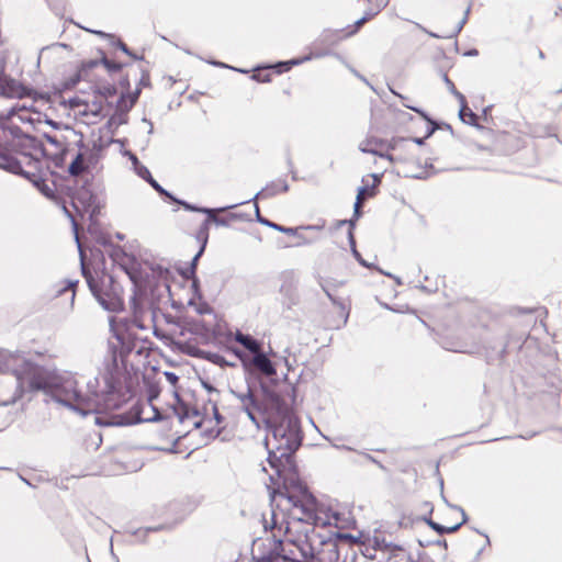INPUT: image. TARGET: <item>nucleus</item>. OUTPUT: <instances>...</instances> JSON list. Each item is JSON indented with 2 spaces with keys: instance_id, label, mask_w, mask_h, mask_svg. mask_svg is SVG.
Segmentation results:
<instances>
[{
  "instance_id": "1",
  "label": "nucleus",
  "mask_w": 562,
  "mask_h": 562,
  "mask_svg": "<svg viewBox=\"0 0 562 562\" xmlns=\"http://www.w3.org/2000/svg\"><path fill=\"white\" fill-rule=\"evenodd\" d=\"M268 450L266 472L273 488L272 502L289 510L286 535L283 540L276 537L257 539L252 543V555L259 562H314V550L302 522L315 526H338L339 514L327 504L319 503L290 469L291 453L300 446L295 423L283 418L271 427L266 436Z\"/></svg>"
},
{
  "instance_id": "2",
  "label": "nucleus",
  "mask_w": 562,
  "mask_h": 562,
  "mask_svg": "<svg viewBox=\"0 0 562 562\" xmlns=\"http://www.w3.org/2000/svg\"><path fill=\"white\" fill-rule=\"evenodd\" d=\"M27 378L29 385L49 394L57 403L81 415L102 413L119 406L117 375L109 370L99 378L83 379L72 372L49 373L37 366Z\"/></svg>"
},
{
  "instance_id": "3",
  "label": "nucleus",
  "mask_w": 562,
  "mask_h": 562,
  "mask_svg": "<svg viewBox=\"0 0 562 562\" xmlns=\"http://www.w3.org/2000/svg\"><path fill=\"white\" fill-rule=\"evenodd\" d=\"M40 149L35 148L34 154L24 151L9 154L0 151V168L12 173H19L27 178L46 196L52 194L50 188L44 183L41 169L42 161L38 158Z\"/></svg>"
},
{
  "instance_id": "4",
  "label": "nucleus",
  "mask_w": 562,
  "mask_h": 562,
  "mask_svg": "<svg viewBox=\"0 0 562 562\" xmlns=\"http://www.w3.org/2000/svg\"><path fill=\"white\" fill-rule=\"evenodd\" d=\"M40 149L35 148L34 154L24 151L9 154L0 151V168L12 173H19L27 178L46 196L52 194L50 188L44 183L41 169L42 161L38 158Z\"/></svg>"
},
{
  "instance_id": "5",
  "label": "nucleus",
  "mask_w": 562,
  "mask_h": 562,
  "mask_svg": "<svg viewBox=\"0 0 562 562\" xmlns=\"http://www.w3.org/2000/svg\"><path fill=\"white\" fill-rule=\"evenodd\" d=\"M115 94L112 86L103 87L101 90H93L90 93L80 94L69 100V106L74 115L87 124L95 123L100 117L104 103Z\"/></svg>"
},
{
  "instance_id": "6",
  "label": "nucleus",
  "mask_w": 562,
  "mask_h": 562,
  "mask_svg": "<svg viewBox=\"0 0 562 562\" xmlns=\"http://www.w3.org/2000/svg\"><path fill=\"white\" fill-rule=\"evenodd\" d=\"M87 281L93 295L100 305L109 312H120L123 310V299L121 286L115 283L110 276L101 278V284L87 276Z\"/></svg>"
},
{
  "instance_id": "7",
  "label": "nucleus",
  "mask_w": 562,
  "mask_h": 562,
  "mask_svg": "<svg viewBox=\"0 0 562 562\" xmlns=\"http://www.w3.org/2000/svg\"><path fill=\"white\" fill-rule=\"evenodd\" d=\"M407 147L408 140L406 139L394 138L390 142H384L383 139L373 136L366 137L358 145V148L361 153L372 154L381 158H385L390 162L406 160V157L402 156L401 154H390L389 151L396 153L407 149Z\"/></svg>"
},
{
  "instance_id": "8",
  "label": "nucleus",
  "mask_w": 562,
  "mask_h": 562,
  "mask_svg": "<svg viewBox=\"0 0 562 562\" xmlns=\"http://www.w3.org/2000/svg\"><path fill=\"white\" fill-rule=\"evenodd\" d=\"M133 307V321L131 323L126 322H116L114 319L110 321L111 328L125 350H131L134 347V340L136 339V329H144L145 326L142 324L140 314L142 311L138 306L137 300L133 299L132 301Z\"/></svg>"
},
{
  "instance_id": "9",
  "label": "nucleus",
  "mask_w": 562,
  "mask_h": 562,
  "mask_svg": "<svg viewBox=\"0 0 562 562\" xmlns=\"http://www.w3.org/2000/svg\"><path fill=\"white\" fill-rule=\"evenodd\" d=\"M37 364L29 361L22 353L0 349V372H11L12 376H18L22 383L29 385L27 378L32 369Z\"/></svg>"
},
{
  "instance_id": "10",
  "label": "nucleus",
  "mask_w": 562,
  "mask_h": 562,
  "mask_svg": "<svg viewBox=\"0 0 562 562\" xmlns=\"http://www.w3.org/2000/svg\"><path fill=\"white\" fill-rule=\"evenodd\" d=\"M25 383H22L18 376H7L0 379V406L14 404L20 400L25 391H35Z\"/></svg>"
},
{
  "instance_id": "11",
  "label": "nucleus",
  "mask_w": 562,
  "mask_h": 562,
  "mask_svg": "<svg viewBox=\"0 0 562 562\" xmlns=\"http://www.w3.org/2000/svg\"><path fill=\"white\" fill-rule=\"evenodd\" d=\"M380 176L372 173L362 179V186L358 189L357 200L355 203V212L358 214L359 209L364 200L375 194V189L380 183Z\"/></svg>"
},
{
  "instance_id": "12",
  "label": "nucleus",
  "mask_w": 562,
  "mask_h": 562,
  "mask_svg": "<svg viewBox=\"0 0 562 562\" xmlns=\"http://www.w3.org/2000/svg\"><path fill=\"white\" fill-rule=\"evenodd\" d=\"M252 363L262 374L267 376H272L277 373V370L271 360L261 351L254 356Z\"/></svg>"
},
{
  "instance_id": "13",
  "label": "nucleus",
  "mask_w": 562,
  "mask_h": 562,
  "mask_svg": "<svg viewBox=\"0 0 562 562\" xmlns=\"http://www.w3.org/2000/svg\"><path fill=\"white\" fill-rule=\"evenodd\" d=\"M236 341L241 344L245 348H247L254 356L257 352H260V344L248 335H244L241 333H237L235 336Z\"/></svg>"
},
{
  "instance_id": "14",
  "label": "nucleus",
  "mask_w": 562,
  "mask_h": 562,
  "mask_svg": "<svg viewBox=\"0 0 562 562\" xmlns=\"http://www.w3.org/2000/svg\"><path fill=\"white\" fill-rule=\"evenodd\" d=\"M88 168V162L82 153H79L69 165V173L72 176H79Z\"/></svg>"
},
{
  "instance_id": "15",
  "label": "nucleus",
  "mask_w": 562,
  "mask_h": 562,
  "mask_svg": "<svg viewBox=\"0 0 562 562\" xmlns=\"http://www.w3.org/2000/svg\"><path fill=\"white\" fill-rule=\"evenodd\" d=\"M125 155L131 159L134 167V171L137 173V176H139L140 178L148 182V180L153 178L149 170L145 166L139 164L137 157L134 154L126 151Z\"/></svg>"
},
{
  "instance_id": "16",
  "label": "nucleus",
  "mask_w": 562,
  "mask_h": 562,
  "mask_svg": "<svg viewBox=\"0 0 562 562\" xmlns=\"http://www.w3.org/2000/svg\"><path fill=\"white\" fill-rule=\"evenodd\" d=\"M184 207L188 209V210H191V211H198V212H202V213H205L207 214L209 216V221H213L215 222L216 224H224L223 221H220L216 216H215V213L217 212H223L225 210H228V209H233L235 207L236 205H231V206H226V207H221V209H196V207H193L189 204H186L183 203Z\"/></svg>"
},
{
  "instance_id": "17",
  "label": "nucleus",
  "mask_w": 562,
  "mask_h": 562,
  "mask_svg": "<svg viewBox=\"0 0 562 562\" xmlns=\"http://www.w3.org/2000/svg\"><path fill=\"white\" fill-rule=\"evenodd\" d=\"M460 119L467 124L476 126L477 116L467 106L465 100L463 101V103H460Z\"/></svg>"
},
{
  "instance_id": "18",
  "label": "nucleus",
  "mask_w": 562,
  "mask_h": 562,
  "mask_svg": "<svg viewBox=\"0 0 562 562\" xmlns=\"http://www.w3.org/2000/svg\"><path fill=\"white\" fill-rule=\"evenodd\" d=\"M97 65V61L90 60L81 64L80 69L76 72V75L71 78L70 82L65 83V88H70L75 86L80 80V74L82 70L93 68Z\"/></svg>"
},
{
  "instance_id": "19",
  "label": "nucleus",
  "mask_w": 562,
  "mask_h": 562,
  "mask_svg": "<svg viewBox=\"0 0 562 562\" xmlns=\"http://www.w3.org/2000/svg\"><path fill=\"white\" fill-rule=\"evenodd\" d=\"M256 214H257V217H258V221L269 227H272L273 229H277L279 232H282L284 234H293L294 233V229L293 228H290V227H283V226H280L278 224H274V223H271L267 220H262L260 218V215H259V207L258 205H256Z\"/></svg>"
},
{
  "instance_id": "20",
  "label": "nucleus",
  "mask_w": 562,
  "mask_h": 562,
  "mask_svg": "<svg viewBox=\"0 0 562 562\" xmlns=\"http://www.w3.org/2000/svg\"><path fill=\"white\" fill-rule=\"evenodd\" d=\"M321 55H308L304 58H301V59H292L290 61H285V63H281L278 65V67H285V69H290L291 66H294V65H300L302 64L303 61H306V60H310L314 57H319Z\"/></svg>"
},
{
  "instance_id": "21",
  "label": "nucleus",
  "mask_w": 562,
  "mask_h": 562,
  "mask_svg": "<svg viewBox=\"0 0 562 562\" xmlns=\"http://www.w3.org/2000/svg\"><path fill=\"white\" fill-rule=\"evenodd\" d=\"M445 82H446L449 91L456 95L459 103H463V101L465 99L464 95L456 90L453 82L447 76H445Z\"/></svg>"
},
{
  "instance_id": "22",
  "label": "nucleus",
  "mask_w": 562,
  "mask_h": 562,
  "mask_svg": "<svg viewBox=\"0 0 562 562\" xmlns=\"http://www.w3.org/2000/svg\"><path fill=\"white\" fill-rule=\"evenodd\" d=\"M134 102H135V97H128L126 99L124 95H122L117 102V109L119 110H127L133 105Z\"/></svg>"
},
{
  "instance_id": "23",
  "label": "nucleus",
  "mask_w": 562,
  "mask_h": 562,
  "mask_svg": "<svg viewBox=\"0 0 562 562\" xmlns=\"http://www.w3.org/2000/svg\"><path fill=\"white\" fill-rule=\"evenodd\" d=\"M430 526L435 530H437L438 532L443 533V532H453V531H456L459 528L460 525H456V526H452V527H443V526H441L439 524L430 521Z\"/></svg>"
},
{
  "instance_id": "24",
  "label": "nucleus",
  "mask_w": 562,
  "mask_h": 562,
  "mask_svg": "<svg viewBox=\"0 0 562 562\" xmlns=\"http://www.w3.org/2000/svg\"><path fill=\"white\" fill-rule=\"evenodd\" d=\"M148 183H149V184H150V186H151V187H153L157 192H159V193H161V194H165V195L170 196V195H169V193H168L164 188H161V187L159 186V183H158L154 178H150V179L148 180Z\"/></svg>"
},
{
  "instance_id": "25",
  "label": "nucleus",
  "mask_w": 562,
  "mask_h": 562,
  "mask_svg": "<svg viewBox=\"0 0 562 562\" xmlns=\"http://www.w3.org/2000/svg\"><path fill=\"white\" fill-rule=\"evenodd\" d=\"M366 21H367V18H366V16H364V18H362V19H360L359 21H357V23H356V27H355V30H353V31H351V32H350V34L355 33V32H356V31H357V30H358V29H359V27H360V26H361Z\"/></svg>"
},
{
  "instance_id": "26",
  "label": "nucleus",
  "mask_w": 562,
  "mask_h": 562,
  "mask_svg": "<svg viewBox=\"0 0 562 562\" xmlns=\"http://www.w3.org/2000/svg\"><path fill=\"white\" fill-rule=\"evenodd\" d=\"M166 378L170 383H176L177 376L173 373L167 372Z\"/></svg>"
},
{
  "instance_id": "27",
  "label": "nucleus",
  "mask_w": 562,
  "mask_h": 562,
  "mask_svg": "<svg viewBox=\"0 0 562 562\" xmlns=\"http://www.w3.org/2000/svg\"><path fill=\"white\" fill-rule=\"evenodd\" d=\"M241 401L246 404V402H252V395L248 392L241 397Z\"/></svg>"
},
{
  "instance_id": "28",
  "label": "nucleus",
  "mask_w": 562,
  "mask_h": 562,
  "mask_svg": "<svg viewBox=\"0 0 562 562\" xmlns=\"http://www.w3.org/2000/svg\"><path fill=\"white\" fill-rule=\"evenodd\" d=\"M252 79H254V80H257V81H262V82H265V81H268V80H269L267 77H263V78H262V76H259V75H252Z\"/></svg>"
},
{
  "instance_id": "29",
  "label": "nucleus",
  "mask_w": 562,
  "mask_h": 562,
  "mask_svg": "<svg viewBox=\"0 0 562 562\" xmlns=\"http://www.w3.org/2000/svg\"><path fill=\"white\" fill-rule=\"evenodd\" d=\"M213 415H214L215 424L217 425L220 423V415L215 407H213Z\"/></svg>"
},
{
  "instance_id": "30",
  "label": "nucleus",
  "mask_w": 562,
  "mask_h": 562,
  "mask_svg": "<svg viewBox=\"0 0 562 562\" xmlns=\"http://www.w3.org/2000/svg\"><path fill=\"white\" fill-rule=\"evenodd\" d=\"M353 254L361 265L367 266V263L359 257V254L356 249H353Z\"/></svg>"
},
{
  "instance_id": "31",
  "label": "nucleus",
  "mask_w": 562,
  "mask_h": 562,
  "mask_svg": "<svg viewBox=\"0 0 562 562\" xmlns=\"http://www.w3.org/2000/svg\"><path fill=\"white\" fill-rule=\"evenodd\" d=\"M271 194H273V192H271ZM258 195H270V191L268 189H266L262 192L258 193L256 196H258Z\"/></svg>"
},
{
  "instance_id": "32",
  "label": "nucleus",
  "mask_w": 562,
  "mask_h": 562,
  "mask_svg": "<svg viewBox=\"0 0 562 562\" xmlns=\"http://www.w3.org/2000/svg\"><path fill=\"white\" fill-rule=\"evenodd\" d=\"M413 142L416 143L417 145H422L423 144V139L422 138H414Z\"/></svg>"
},
{
  "instance_id": "33",
  "label": "nucleus",
  "mask_w": 562,
  "mask_h": 562,
  "mask_svg": "<svg viewBox=\"0 0 562 562\" xmlns=\"http://www.w3.org/2000/svg\"><path fill=\"white\" fill-rule=\"evenodd\" d=\"M467 55L475 56V55H477V52L476 50H472V52H469Z\"/></svg>"
},
{
  "instance_id": "34",
  "label": "nucleus",
  "mask_w": 562,
  "mask_h": 562,
  "mask_svg": "<svg viewBox=\"0 0 562 562\" xmlns=\"http://www.w3.org/2000/svg\"><path fill=\"white\" fill-rule=\"evenodd\" d=\"M425 176H427V172H420V173L415 175V177H425Z\"/></svg>"
},
{
  "instance_id": "35",
  "label": "nucleus",
  "mask_w": 562,
  "mask_h": 562,
  "mask_svg": "<svg viewBox=\"0 0 562 562\" xmlns=\"http://www.w3.org/2000/svg\"><path fill=\"white\" fill-rule=\"evenodd\" d=\"M133 282H134L135 286L140 291V285L137 283V281L133 279Z\"/></svg>"
},
{
  "instance_id": "36",
  "label": "nucleus",
  "mask_w": 562,
  "mask_h": 562,
  "mask_svg": "<svg viewBox=\"0 0 562 562\" xmlns=\"http://www.w3.org/2000/svg\"><path fill=\"white\" fill-rule=\"evenodd\" d=\"M203 251V249H201L198 255L195 256L194 260H196L199 258V256H201V252Z\"/></svg>"
},
{
  "instance_id": "37",
  "label": "nucleus",
  "mask_w": 562,
  "mask_h": 562,
  "mask_svg": "<svg viewBox=\"0 0 562 562\" xmlns=\"http://www.w3.org/2000/svg\"><path fill=\"white\" fill-rule=\"evenodd\" d=\"M76 240H79L78 236H76ZM77 243H79V241H77ZM78 247H79L80 254L82 255L81 249H80V244H78Z\"/></svg>"
},
{
  "instance_id": "38",
  "label": "nucleus",
  "mask_w": 562,
  "mask_h": 562,
  "mask_svg": "<svg viewBox=\"0 0 562 562\" xmlns=\"http://www.w3.org/2000/svg\"><path fill=\"white\" fill-rule=\"evenodd\" d=\"M215 65L221 66V67H227L226 65L221 64V63H216Z\"/></svg>"
},
{
  "instance_id": "39",
  "label": "nucleus",
  "mask_w": 562,
  "mask_h": 562,
  "mask_svg": "<svg viewBox=\"0 0 562 562\" xmlns=\"http://www.w3.org/2000/svg\"><path fill=\"white\" fill-rule=\"evenodd\" d=\"M74 206H75L77 210H79V207H78V205H77V201H76V200L74 201Z\"/></svg>"
},
{
  "instance_id": "40",
  "label": "nucleus",
  "mask_w": 562,
  "mask_h": 562,
  "mask_svg": "<svg viewBox=\"0 0 562 562\" xmlns=\"http://www.w3.org/2000/svg\"><path fill=\"white\" fill-rule=\"evenodd\" d=\"M121 48H122L124 52H126V47H125L123 44H121Z\"/></svg>"
},
{
  "instance_id": "41",
  "label": "nucleus",
  "mask_w": 562,
  "mask_h": 562,
  "mask_svg": "<svg viewBox=\"0 0 562 562\" xmlns=\"http://www.w3.org/2000/svg\"><path fill=\"white\" fill-rule=\"evenodd\" d=\"M288 187L286 186H283L281 191H286Z\"/></svg>"
},
{
  "instance_id": "42",
  "label": "nucleus",
  "mask_w": 562,
  "mask_h": 562,
  "mask_svg": "<svg viewBox=\"0 0 562 562\" xmlns=\"http://www.w3.org/2000/svg\"><path fill=\"white\" fill-rule=\"evenodd\" d=\"M273 517H274V519L277 520V513H274V512H273Z\"/></svg>"
}]
</instances>
